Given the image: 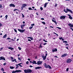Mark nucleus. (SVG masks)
<instances>
[{"label": "nucleus", "instance_id": "nucleus-1", "mask_svg": "<svg viewBox=\"0 0 73 73\" xmlns=\"http://www.w3.org/2000/svg\"><path fill=\"white\" fill-rule=\"evenodd\" d=\"M66 11H66L65 9H64V12H65V13H68L67 11H68V12H70V13H73V12L72 10L68 9V8L66 9Z\"/></svg>", "mask_w": 73, "mask_h": 73}, {"label": "nucleus", "instance_id": "nucleus-2", "mask_svg": "<svg viewBox=\"0 0 73 73\" xmlns=\"http://www.w3.org/2000/svg\"><path fill=\"white\" fill-rule=\"evenodd\" d=\"M24 71L25 73H31L32 71V70L30 69H28V70H27L26 69H25L24 70Z\"/></svg>", "mask_w": 73, "mask_h": 73}, {"label": "nucleus", "instance_id": "nucleus-3", "mask_svg": "<svg viewBox=\"0 0 73 73\" xmlns=\"http://www.w3.org/2000/svg\"><path fill=\"white\" fill-rule=\"evenodd\" d=\"M43 62L41 61L40 60L38 61L36 63V64H37L38 65H41V64H42Z\"/></svg>", "mask_w": 73, "mask_h": 73}, {"label": "nucleus", "instance_id": "nucleus-4", "mask_svg": "<svg viewBox=\"0 0 73 73\" xmlns=\"http://www.w3.org/2000/svg\"><path fill=\"white\" fill-rule=\"evenodd\" d=\"M22 71L21 70H16V71H13L12 72V73H18V72H21Z\"/></svg>", "mask_w": 73, "mask_h": 73}, {"label": "nucleus", "instance_id": "nucleus-5", "mask_svg": "<svg viewBox=\"0 0 73 73\" xmlns=\"http://www.w3.org/2000/svg\"><path fill=\"white\" fill-rule=\"evenodd\" d=\"M18 31H19V32H20L21 33H23L25 31V29L24 30H21V29H18Z\"/></svg>", "mask_w": 73, "mask_h": 73}, {"label": "nucleus", "instance_id": "nucleus-6", "mask_svg": "<svg viewBox=\"0 0 73 73\" xmlns=\"http://www.w3.org/2000/svg\"><path fill=\"white\" fill-rule=\"evenodd\" d=\"M65 17H66V16H61L60 19L61 20H62V19H64L65 18Z\"/></svg>", "mask_w": 73, "mask_h": 73}, {"label": "nucleus", "instance_id": "nucleus-7", "mask_svg": "<svg viewBox=\"0 0 73 73\" xmlns=\"http://www.w3.org/2000/svg\"><path fill=\"white\" fill-rule=\"evenodd\" d=\"M72 61V60L71 59H68L67 60L66 62L67 63H69Z\"/></svg>", "mask_w": 73, "mask_h": 73}, {"label": "nucleus", "instance_id": "nucleus-8", "mask_svg": "<svg viewBox=\"0 0 73 73\" xmlns=\"http://www.w3.org/2000/svg\"><path fill=\"white\" fill-rule=\"evenodd\" d=\"M4 60V61H5V58L4 57H3V56H1L0 57V60Z\"/></svg>", "mask_w": 73, "mask_h": 73}, {"label": "nucleus", "instance_id": "nucleus-9", "mask_svg": "<svg viewBox=\"0 0 73 73\" xmlns=\"http://www.w3.org/2000/svg\"><path fill=\"white\" fill-rule=\"evenodd\" d=\"M68 16L69 17V18L70 19V20H72V19H73V18L71 16H70V15L68 14Z\"/></svg>", "mask_w": 73, "mask_h": 73}, {"label": "nucleus", "instance_id": "nucleus-10", "mask_svg": "<svg viewBox=\"0 0 73 73\" xmlns=\"http://www.w3.org/2000/svg\"><path fill=\"white\" fill-rule=\"evenodd\" d=\"M44 66L45 67V68H48V65H46V63H44Z\"/></svg>", "mask_w": 73, "mask_h": 73}, {"label": "nucleus", "instance_id": "nucleus-11", "mask_svg": "<svg viewBox=\"0 0 73 73\" xmlns=\"http://www.w3.org/2000/svg\"><path fill=\"white\" fill-rule=\"evenodd\" d=\"M9 6H10V7H15V5H14V4H10L9 5Z\"/></svg>", "mask_w": 73, "mask_h": 73}, {"label": "nucleus", "instance_id": "nucleus-12", "mask_svg": "<svg viewBox=\"0 0 73 73\" xmlns=\"http://www.w3.org/2000/svg\"><path fill=\"white\" fill-rule=\"evenodd\" d=\"M57 48H55V49H52V52H57Z\"/></svg>", "mask_w": 73, "mask_h": 73}, {"label": "nucleus", "instance_id": "nucleus-13", "mask_svg": "<svg viewBox=\"0 0 73 73\" xmlns=\"http://www.w3.org/2000/svg\"><path fill=\"white\" fill-rule=\"evenodd\" d=\"M68 25L70 27H71V28L73 27V25H72L71 23H69L68 24Z\"/></svg>", "mask_w": 73, "mask_h": 73}, {"label": "nucleus", "instance_id": "nucleus-14", "mask_svg": "<svg viewBox=\"0 0 73 73\" xmlns=\"http://www.w3.org/2000/svg\"><path fill=\"white\" fill-rule=\"evenodd\" d=\"M25 26V25H24V24H23V25H21V29H23V28H24V26Z\"/></svg>", "mask_w": 73, "mask_h": 73}, {"label": "nucleus", "instance_id": "nucleus-15", "mask_svg": "<svg viewBox=\"0 0 73 73\" xmlns=\"http://www.w3.org/2000/svg\"><path fill=\"white\" fill-rule=\"evenodd\" d=\"M67 55H68V54H63L61 57H65V56H67Z\"/></svg>", "mask_w": 73, "mask_h": 73}, {"label": "nucleus", "instance_id": "nucleus-16", "mask_svg": "<svg viewBox=\"0 0 73 73\" xmlns=\"http://www.w3.org/2000/svg\"><path fill=\"white\" fill-rule=\"evenodd\" d=\"M42 67H37L35 68V69H41Z\"/></svg>", "mask_w": 73, "mask_h": 73}, {"label": "nucleus", "instance_id": "nucleus-17", "mask_svg": "<svg viewBox=\"0 0 73 73\" xmlns=\"http://www.w3.org/2000/svg\"><path fill=\"white\" fill-rule=\"evenodd\" d=\"M42 58H43V60H45V59H46V57L44 56H42Z\"/></svg>", "mask_w": 73, "mask_h": 73}, {"label": "nucleus", "instance_id": "nucleus-18", "mask_svg": "<svg viewBox=\"0 0 73 73\" xmlns=\"http://www.w3.org/2000/svg\"><path fill=\"white\" fill-rule=\"evenodd\" d=\"M27 5L26 4H24L22 5V6H23V7H27Z\"/></svg>", "mask_w": 73, "mask_h": 73}, {"label": "nucleus", "instance_id": "nucleus-19", "mask_svg": "<svg viewBox=\"0 0 73 73\" xmlns=\"http://www.w3.org/2000/svg\"><path fill=\"white\" fill-rule=\"evenodd\" d=\"M52 22H54V23H55L56 25H57V22H56V21H54V20L52 19Z\"/></svg>", "mask_w": 73, "mask_h": 73}, {"label": "nucleus", "instance_id": "nucleus-20", "mask_svg": "<svg viewBox=\"0 0 73 73\" xmlns=\"http://www.w3.org/2000/svg\"><path fill=\"white\" fill-rule=\"evenodd\" d=\"M36 62L35 61L33 60V64H37V63H36Z\"/></svg>", "mask_w": 73, "mask_h": 73}, {"label": "nucleus", "instance_id": "nucleus-21", "mask_svg": "<svg viewBox=\"0 0 73 73\" xmlns=\"http://www.w3.org/2000/svg\"><path fill=\"white\" fill-rule=\"evenodd\" d=\"M7 34H5L4 36H3V38H5L7 37Z\"/></svg>", "mask_w": 73, "mask_h": 73}, {"label": "nucleus", "instance_id": "nucleus-22", "mask_svg": "<svg viewBox=\"0 0 73 73\" xmlns=\"http://www.w3.org/2000/svg\"><path fill=\"white\" fill-rule=\"evenodd\" d=\"M8 49H11V50H13V49H14V48H11V47H9L8 48Z\"/></svg>", "mask_w": 73, "mask_h": 73}, {"label": "nucleus", "instance_id": "nucleus-23", "mask_svg": "<svg viewBox=\"0 0 73 73\" xmlns=\"http://www.w3.org/2000/svg\"><path fill=\"white\" fill-rule=\"evenodd\" d=\"M10 69H14V68H14V67H13L10 66Z\"/></svg>", "mask_w": 73, "mask_h": 73}, {"label": "nucleus", "instance_id": "nucleus-24", "mask_svg": "<svg viewBox=\"0 0 73 73\" xmlns=\"http://www.w3.org/2000/svg\"><path fill=\"white\" fill-rule=\"evenodd\" d=\"M21 64H22V63H19V66H20V67H22L23 66L22 65H21Z\"/></svg>", "mask_w": 73, "mask_h": 73}, {"label": "nucleus", "instance_id": "nucleus-25", "mask_svg": "<svg viewBox=\"0 0 73 73\" xmlns=\"http://www.w3.org/2000/svg\"><path fill=\"white\" fill-rule=\"evenodd\" d=\"M1 70H2V72H4V70L3 68H1Z\"/></svg>", "mask_w": 73, "mask_h": 73}, {"label": "nucleus", "instance_id": "nucleus-26", "mask_svg": "<svg viewBox=\"0 0 73 73\" xmlns=\"http://www.w3.org/2000/svg\"><path fill=\"white\" fill-rule=\"evenodd\" d=\"M2 8H3V7L2 6V5H0V10H1Z\"/></svg>", "mask_w": 73, "mask_h": 73}, {"label": "nucleus", "instance_id": "nucleus-27", "mask_svg": "<svg viewBox=\"0 0 73 73\" xmlns=\"http://www.w3.org/2000/svg\"><path fill=\"white\" fill-rule=\"evenodd\" d=\"M48 68L49 69H51V68H52L50 66H49V65H48Z\"/></svg>", "mask_w": 73, "mask_h": 73}, {"label": "nucleus", "instance_id": "nucleus-28", "mask_svg": "<svg viewBox=\"0 0 73 73\" xmlns=\"http://www.w3.org/2000/svg\"><path fill=\"white\" fill-rule=\"evenodd\" d=\"M5 17H6L5 19H6V20H7V18H8V15H6L5 16Z\"/></svg>", "mask_w": 73, "mask_h": 73}, {"label": "nucleus", "instance_id": "nucleus-29", "mask_svg": "<svg viewBox=\"0 0 73 73\" xmlns=\"http://www.w3.org/2000/svg\"><path fill=\"white\" fill-rule=\"evenodd\" d=\"M42 24H43L44 25H45V22H42Z\"/></svg>", "mask_w": 73, "mask_h": 73}, {"label": "nucleus", "instance_id": "nucleus-30", "mask_svg": "<svg viewBox=\"0 0 73 73\" xmlns=\"http://www.w3.org/2000/svg\"><path fill=\"white\" fill-rule=\"evenodd\" d=\"M29 10H33V9H32V8L31 7H29Z\"/></svg>", "mask_w": 73, "mask_h": 73}, {"label": "nucleus", "instance_id": "nucleus-31", "mask_svg": "<svg viewBox=\"0 0 73 73\" xmlns=\"http://www.w3.org/2000/svg\"><path fill=\"white\" fill-rule=\"evenodd\" d=\"M18 59L19 61H21V58H18Z\"/></svg>", "mask_w": 73, "mask_h": 73}, {"label": "nucleus", "instance_id": "nucleus-32", "mask_svg": "<svg viewBox=\"0 0 73 73\" xmlns=\"http://www.w3.org/2000/svg\"><path fill=\"white\" fill-rule=\"evenodd\" d=\"M18 10L17 9H15L13 11L14 12H15V11H18Z\"/></svg>", "mask_w": 73, "mask_h": 73}, {"label": "nucleus", "instance_id": "nucleus-33", "mask_svg": "<svg viewBox=\"0 0 73 73\" xmlns=\"http://www.w3.org/2000/svg\"><path fill=\"white\" fill-rule=\"evenodd\" d=\"M33 27H30L29 28V29H32Z\"/></svg>", "mask_w": 73, "mask_h": 73}, {"label": "nucleus", "instance_id": "nucleus-34", "mask_svg": "<svg viewBox=\"0 0 73 73\" xmlns=\"http://www.w3.org/2000/svg\"><path fill=\"white\" fill-rule=\"evenodd\" d=\"M14 31L16 33H17V30L15 29H14Z\"/></svg>", "mask_w": 73, "mask_h": 73}, {"label": "nucleus", "instance_id": "nucleus-35", "mask_svg": "<svg viewBox=\"0 0 73 73\" xmlns=\"http://www.w3.org/2000/svg\"><path fill=\"white\" fill-rule=\"evenodd\" d=\"M10 57H11V60H13V57H12V56H11Z\"/></svg>", "mask_w": 73, "mask_h": 73}, {"label": "nucleus", "instance_id": "nucleus-36", "mask_svg": "<svg viewBox=\"0 0 73 73\" xmlns=\"http://www.w3.org/2000/svg\"><path fill=\"white\" fill-rule=\"evenodd\" d=\"M56 28H58L59 29H61V28H60L59 27H56Z\"/></svg>", "mask_w": 73, "mask_h": 73}, {"label": "nucleus", "instance_id": "nucleus-37", "mask_svg": "<svg viewBox=\"0 0 73 73\" xmlns=\"http://www.w3.org/2000/svg\"><path fill=\"white\" fill-rule=\"evenodd\" d=\"M40 9H41V11H42V10H43V8H42V7H41L40 8Z\"/></svg>", "mask_w": 73, "mask_h": 73}, {"label": "nucleus", "instance_id": "nucleus-38", "mask_svg": "<svg viewBox=\"0 0 73 73\" xmlns=\"http://www.w3.org/2000/svg\"><path fill=\"white\" fill-rule=\"evenodd\" d=\"M31 26H34L35 25V24L33 23L31 25Z\"/></svg>", "mask_w": 73, "mask_h": 73}, {"label": "nucleus", "instance_id": "nucleus-39", "mask_svg": "<svg viewBox=\"0 0 73 73\" xmlns=\"http://www.w3.org/2000/svg\"><path fill=\"white\" fill-rule=\"evenodd\" d=\"M18 49H19V50H21V48L20 47H18Z\"/></svg>", "mask_w": 73, "mask_h": 73}, {"label": "nucleus", "instance_id": "nucleus-40", "mask_svg": "<svg viewBox=\"0 0 73 73\" xmlns=\"http://www.w3.org/2000/svg\"><path fill=\"white\" fill-rule=\"evenodd\" d=\"M24 8V7L23 6H22L21 7V10H23V9Z\"/></svg>", "mask_w": 73, "mask_h": 73}, {"label": "nucleus", "instance_id": "nucleus-41", "mask_svg": "<svg viewBox=\"0 0 73 73\" xmlns=\"http://www.w3.org/2000/svg\"><path fill=\"white\" fill-rule=\"evenodd\" d=\"M3 49V47L1 48V49L0 50V51H1V50H2V49Z\"/></svg>", "mask_w": 73, "mask_h": 73}, {"label": "nucleus", "instance_id": "nucleus-42", "mask_svg": "<svg viewBox=\"0 0 73 73\" xmlns=\"http://www.w3.org/2000/svg\"><path fill=\"white\" fill-rule=\"evenodd\" d=\"M22 15L23 17H24V15H23V14L22 13Z\"/></svg>", "mask_w": 73, "mask_h": 73}, {"label": "nucleus", "instance_id": "nucleus-43", "mask_svg": "<svg viewBox=\"0 0 73 73\" xmlns=\"http://www.w3.org/2000/svg\"><path fill=\"white\" fill-rule=\"evenodd\" d=\"M43 41H44L46 42H47V41L45 40L44 39H43Z\"/></svg>", "mask_w": 73, "mask_h": 73}, {"label": "nucleus", "instance_id": "nucleus-44", "mask_svg": "<svg viewBox=\"0 0 73 73\" xmlns=\"http://www.w3.org/2000/svg\"><path fill=\"white\" fill-rule=\"evenodd\" d=\"M54 33L55 34V35H57V36H58V35L57 34V33Z\"/></svg>", "mask_w": 73, "mask_h": 73}, {"label": "nucleus", "instance_id": "nucleus-45", "mask_svg": "<svg viewBox=\"0 0 73 73\" xmlns=\"http://www.w3.org/2000/svg\"><path fill=\"white\" fill-rule=\"evenodd\" d=\"M26 64H29V62L28 61H27L26 62Z\"/></svg>", "mask_w": 73, "mask_h": 73}, {"label": "nucleus", "instance_id": "nucleus-46", "mask_svg": "<svg viewBox=\"0 0 73 73\" xmlns=\"http://www.w3.org/2000/svg\"><path fill=\"white\" fill-rule=\"evenodd\" d=\"M66 70L67 72H68V70H69V68H67Z\"/></svg>", "mask_w": 73, "mask_h": 73}, {"label": "nucleus", "instance_id": "nucleus-47", "mask_svg": "<svg viewBox=\"0 0 73 73\" xmlns=\"http://www.w3.org/2000/svg\"><path fill=\"white\" fill-rule=\"evenodd\" d=\"M19 66H17L16 67V69H17L18 68H19Z\"/></svg>", "mask_w": 73, "mask_h": 73}, {"label": "nucleus", "instance_id": "nucleus-48", "mask_svg": "<svg viewBox=\"0 0 73 73\" xmlns=\"http://www.w3.org/2000/svg\"><path fill=\"white\" fill-rule=\"evenodd\" d=\"M44 8H46V5L44 4Z\"/></svg>", "mask_w": 73, "mask_h": 73}, {"label": "nucleus", "instance_id": "nucleus-49", "mask_svg": "<svg viewBox=\"0 0 73 73\" xmlns=\"http://www.w3.org/2000/svg\"><path fill=\"white\" fill-rule=\"evenodd\" d=\"M63 42H65V43H67V41H65Z\"/></svg>", "mask_w": 73, "mask_h": 73}, {"label": "nucleus", "instance_id": "nucleus-50", "mask_svg": "<svg viewBox=\"0 0 73 73\" xmlns=\"http://www.w3.org/2000/svg\"><path fill=\"white\" fill-rule=\"evenodd\" d=\"M30 39H31V40H33V38L32 37H31V38H30Z\"/></svg>", "mask_w": 73, "mask_h": 73}, {"label": "nucleus", "instance_id": "nucleus-51", "mask_svg": "<svg viewBox=\"0 0 73 73\" xmlns=\"http://www.w3.org/2000/svg\"><path fill=\"white\" fill-rule=\"evenodd\" d=\"M3 26V25L1 24V23H0V27H1Z\"/></svg>", "mask_w": 73, "mask_h": 73}, {"label": "nucleus", "instance_id": "nucleus-52", "mask_svg": "<svg viewBox=\"0 0 73 73\" xmlns=\"http://www.w3.org/2000/svg\"><path fill=\"white\" fill-rule=\"evenodd\" d=\"M42 46L41 45V44H40L39 48H42Z\"/></svg>", "mask_w": 73, "mask_h": 73}, {"label": "nucleus", "instance_id": "nucleus-53", "mask_svg": "<svg viewBox=\"0 0 73 73\" xmlns=\"http://www.w3.org/2000/svg\"><path fill=\"white\" fill-rule=\"evenodd\" d=\"M48 4V3H46L44 5H47V4Z\"/></svg>", "mask_w": 73, "mask_h": 73}, {"label": "nucleus", "instance_id": "nucleus-54", "mask_svg": "<svg viewBox=\"0 0 73 73\" xmlns=\"http://www.w3.org/2000/svg\"><path fill=\"white\" fill-rule=\"evenodd\" d=\"M41 19L42 20H44V19L43 18H41Z\"/></svg>", "mask_w": 73, "mask_h": 73}, {"label": "nucleus", "instance_id": "nucleus-55", "mask_svg": "<svg viewBox=\"0 0 73 73\" xmlns=\"http://www.w3.org/2000/svg\"><path fill=\"white\" fill-rule=\"evenodd\" d=\"M7 40H10L11 39V38H7Z\"/></svg>", "mask_w": 73, "mask_h": 73}, {"label": "nucleus", "instance_id": "nucleus-56", "mask_svg": "<svg viewBox=\"0 0 73 73\" xmlns=\"http://www.w3.org/2000/svg\"><path fill=\"white\" fill-rule=\"evenodd\" d=\"M55 6L56 7H57V4L56 3Z\"/></svg>", "mask_w": 73, "mask_h": 73}, {"label": "nucleus", "instance_id": "nucleus-57", "mask_svg": "<svg viewBox=\"0 0 73 73\" xmlns=\"http://www.w3.org/2000/svg\"><path fill=\"white\" fill-rule=\"evenodd\" d=\"M6 65V63H4L3 64V65L4 66H5V65Z\"/></svg>", "mask_w": 73, "mask_h": 73}, {"label": "nucleus", "instance_id": "nucleus-58", "mask_svg": "<svg viewBox=\"0 0 73 73\" xmlns=\"http://www.w3.org/2000/svg\"><path fill=\"white\" fill-rule=\"evenodd\" d=\"M19 64H16L15 66H19Z\"/></svg>", "mask_w": 73, "mask_h": 73}, {"label": "nucleus", "instance_id": "nucleus-59", "mask_svg": "<svg viewBox=\"0 0 73 73\" xmlns=\"http://www.w3.org/2000/svg\"><path fill=\"white\" fill-rule=\"evenodd\" d=\"M28 41H31V39H28Z\"/></svg>", "mask_w": 73, "mask_h": 73}, {"label": "nucleus", "instance_id": "nucleus-60", "mask_svg": "<svg viewBox=\"0 0 73 73\" xmlns=\"http://www.w3.org/2000/svg\"><path fill=\"white\" fill-rule=\"evenodd\" d=\"M29 67H30V68H32L33 66H32V65H30L29 66Z\"/></svg>", "mask_w": 73, "mask_h": 73}, {"label": "nucleus", "instance_id": "nucleus-61", "mask_svg": "<svg viewBox=\"0 0 73 73\" xmlns=\"http://www.w3.org/2000/svg\"><path fill=\"white\" fill-rule=\"evenodd\" d=\"M31 38V37H29L27 38H30V39Z\"/></svg>", "mask_w": 73, "mask_h": 73}, {"label": "nucleus", "instance_id": "nucleus-62", "mask_svg": "<svg viewBox=\"0 0 73 73\" xmlns=\"http://www.w3.org/2000/svg\"><path fill=\"white\" fill-rule=\"evenodd\" d=\"M47 55H48V54H47V53H46V55H45V57H46V56H47Z\"/></svg>", "mask_w": 73, "mask_h": 73}, {"label": "nucleus", "instance_id": "nucleus-63", "mask_svg": "<svg viewBox=\"0 0 73 73\" xmlns=\"http://www.w3.org/2000/svg\"><path fill=\"white\" fill-rule=\"evenodd\" d=\"M15 59H14V60H13L11 61L12 62H14V61H15Z\"/></svg>", "mask_w": 73, "mask_h": 73}, {"label": "nucleus", "instance_id": "nucleus-64", "mask_svg": "<svg viewBox=\"0 0 73 73\" xmlns=\"http://www.w3.org/2000/svg\"><path fill=\"white\" fill-rule=\"evenodd\" d=\"M15 62H17L16 61V59H15Z\"/></svg>", "mask_w": 73, "mask_h": 73}]
</instances>
